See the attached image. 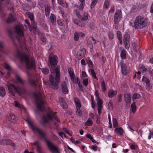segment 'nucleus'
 Listing matches in <instances>:
<instances>
[{"instance_id": "nucleus-17", "label": "nucleus", "mask_w": 153, "mask_h": 153, "mask_svg": "<svg viewBox=\"0 0 153 153\" xmlns=\"http://www.w3.org/2000/svg\"><path fill=\"white\" fill-rule=\"evenodd\" d=\"M108 96L109 98L113 97L117 94L116 90L114 91L112 89H110L108 92Z\"/></svg>"}, {"instance_id": "nucleus-60", "label": "nucleus", "mask_w": 153, "mask_h": 153, "mask_svg": "<svg viewBox=\"0 0 153 153\" xmlns=\"http://www.w3.org/2000/svg\"><path fill=\"white\" fill-rule=\"evenodd\" d=\"M98 147L97 146H95L92 145L91 146V148L94 151H96L97 150Z\"/></svg>"}, {"instance_id": "nucleus-63", "label": "nucleus", "mask_w": 153, "mask_h": 153, "mask_svg": "<svg viewBox=\"0 0 153 153\" xmlns=\"http://www.w3.org/2000/svg\"><path fill=\"white\" fill-rule=\"evenodd\" d=\"M36 147L37 151L40 153L42 150V147L41 146L39 145H37V146H36Z\"/></svg>"}, {"instance_id": "nucleus-34", "label": "nucleus", "mask_w": 153, "mask_h": 153, "mask_svg": "<svg viewBox=\"0 0 153 153\" xmlns=\"http://www.w3.org/2000/svg\"><path fill=\"white\" fill-rule=\"evenodd\" d=\"M142 80V81L145 82L147 85L149 86L150 85V81L148 79L143 76Z\"/></svg>"}, {"instance_id": "nucleus-5", "label": "nucleus", "mask_w": 153, "mask_h": 153, "mask_svg": "<svg viewBox=\"0 0 153 153\" xmlns=\"http://www.w3.org/2000/svg\"><path fill=\"white\" fill-rule=\"evenodd\" d=\"M54 118L55 120L58 123L60 122V121L56 115L55 113L53 114L51 112V113H48L47 114L46 117L45 115H43L42 117V120L39 122L40 124H42L44 127H46V124L48 123L49 121L52 120Z\"/></svg>"}, {"instance_id": "nucleus-29", "label": "nucleus", "mask_w": 153, "mask_h": 153, "mask_svg": "<svg viewBox=\"0 0 153 153\" xmlns=\"http://www.w3.org/2000/svg\"><path fill=\"white\" fill-rule=\"evenodd\" d=\"M120 56L122 59H125L126 58V51L124 50L123 49L121 51Z\"/></svg>"}, {"instance_id": "nucleus-33", "label": "nucleus", "mask_w": 153, "mask_h": 153, "mask_svg": "<svg viewBox=\"0 0 153 153\" xmlns=\"http://www.w3.org/2000/svg\"><path fill=\"white\" fill-rule=\"evenodd\" d=\"M141 97V96L139 94L135 93L132 96V98L134 100L137 99H139Z\"/></svg>"}, {"instance_id": "nucleus-7", "label": "nucleus", "mask_w": 153, "mask_h": 153, "mask_svg": "<svg viewBox=\"0 0 153 153\" xmlns=\"http://www.w3.org/2000/svg\"><path fill=\"white\" fill-rule=\"evenodd\" d=\"M147 25L146 19L141 16H137L135 20L134 27L137 29H141L145 27Z\"/></svg>"}, {"instance_id": "nucleus-64", "label": "nucleus", "mask_w": 153, "mask_h": 153, "mask_svg": "<svg viewBox=\"0 0 153 153\" xmlns=\"http://www.w3.org/2000/svg\"><path fill=\"white\" fill-rule=\"evenodd\" d=\"M100 114L98 116H97L96 123L98 124H100Z\"/></svg>"}, {"instance_id": "nucleus-58", "label": "nucleus", "mask_w": 153, "mask_h": 153, "mask_svg": "<svg viewBox=\"0 0 153 153\" xmlns=\"http://www.w3.org/2000/svg\"><path fill=\"white\" fill-rule=\"evenodd\" d=\"M29 17L30 18L32 22H33L34 21V18L33 15L31 13L29 15Z\"/></svg>"}, {"instance_id": "nucleus-26", "label": "nucleus", "mask_w": 153, "mask_h": 153, "mask_svg": "<svg viewBox=\"0 0 153 153\" xmlns=\"http://www.w3.org/2000/svg\"><path fill=\"white\" fill-rule=\"evenodd\" d=\"M114 131L117 132L118 134L120 135H122L123 134V130L121 127L116 128V129L114 130Z\"/></svg>"}, {"instance_id": "nucleus-10", "label": "nucleus", "mask_w": 153, "mask_h": 153, "mask_svg": "<svg viewBox=\"0 0 153 153\" xmlns=\"http://www.w3.org/2000/svg\"><path fill=\"white\" fill-rule=\"evenodd\" d=\"M85 49L84 48H81L77 52L76 57L78 60L81 59L85 56Z\"/></svg>"}, {"instance_id": "nucleus-40", "label": "nucleus", "mask_w": 153, "mask_h": 153, "mask_svg": "<svg viewBox=\"0 0 153 153\" xmlns=\"http://www.w3.org/2000/svg\"><path fill=\"white\" fill-rule=\"evenodd\" d=\"M109 0H105L103 5V8H107L109 4Z\"/></svg>"}, {"instance_id": "nucleus-9", "label": "nucleus", "mask_w": 153, "mask_h": 153, "mask_svg": "<svg viewBox=\"0 0 153 153\" xmlns=\"http://www.w3.org/2000/svg\"><path fill=\"white\" fill-rule=\"evenodd\" d=\"M130 36L128 33H126L123 36V42L126 48L128 49L129 47Z\"/></svg>"}, {"instance_id": "nucleus-55", "label": "nucleus", "mask_w": 153, "mask_h": 153, "mask_svg": "<svg viewBox=\"0 0 153 153\" xmlns=\"http://www.w3.org/2000/svg\"><path fill=\"white\" fill-rule=\"evenodd\" d=\"M4 68L8 70V71H10L11 70V68L10 66L7 64H6L4 66Z\"/></svg>"}, {"instance_id": "nucleus-4", "label": "nucleus", "mask_w": 153, "mask_h": 153, "mask_svg": "<svg viewBox=\"0 0 153 153\" xmlns=\"http://www.w3.org/2000/svg\"><path fill=\"white\" fill-rule=\"evenodd\" d=\"M16 56L19 59L21 63H25L27 69H34L36 68L35 59L33 57L31 58L30 60L28 55L26 52L17 49Z\"/></svg>"}, {"instance_id": "nucleus-27", "label": "nucleus", "mask_w": 153, "mask_h": 153, "mask_svg": "<svg viewBox=\"0 0 153 153\" xmlns=\"http://www.w3.org/2000/svg\"><path fill=\"white\" fill-rule=\"evenodd\" d=\"M131 111L133 114H134L136 111V106L135 102H133L131 105Z\"/></svg>"}, {"instance_id": "nucleus-21", "label": "nucleus", "mask_w": 153, "mask_h": 153, "mask_svg": "<svg viewBox=\"0 0 153 153\" xmlns=\"http://www.w3.org/2000/svg\"><path fill=\"white\" fill-rule=\"evenodd\" d=\"M74 101L75 102L76 108L78 107V108H80L81 107V105L79 99L76 97H74Z\"/></svg>"}, {"instance_id": "nucleus-37", "label": "nucleus", "mask_w": 153, "mask_h": 153, "mask_svg": "<svg viewBox=\"0 0 153 153\" xmlns=\"http://www.w3.org/2000/svg\"><path fill=\"white\" fill-rule=\"evenodd\" d=\"M93 122L90 118H88L87 121L85 123V126H90L92 125Z\"/></svg>"}, {"instance_id": "nucleus-28", "label": "nucleus", "mask_w": 153, "mask_h": 153, "mask_svg": "<svg viewBox=\"0 0 153 153\" xmlns=\"http://www.w3.org/2000/svg\"><path fill=\"white\" fill-rule=\"evenodd\" d=\"M74 13L76 15L77 17L79 18L81 17V16L80 14V10L78 9H74Z\"/></svg>"}, {"instance_id": "nucleus-46", "label": "nucleus", "mask_w": 153, "mask_h": 153, "mask_svg": "<svg viewBox=\"0 0 153 153\" xmlns=\"http://www.w3.org/2000/svg\"><path fill=\"white\" fill-rule=\"evenodd\" d=\"M97 1L98 0H93L92 2L91 6V9H92L94 7L97 3Z\"/></svg>"}, {"instance_id": "nucleus-24", "label": "nucleus", "mask_w": 153, "mask_h": 153, "mask_svg": "<svg viewBox=\"0 0 153 153\" xmlns=\"http://www.w3.org/2000/svg\"><path fill=\"white\" fill-rule=\"evenodd\" d=\"M5 95L6 91L5 88L3 87H0V96L2 97H4Z\"/></svg>"}, {"instance_id": "nucleus-25", "label": "nucleus", "mask_w": 153, "mask_h": 153, "mask_svg": "<svg viewBox=\"0 0 153 153\" xmlns=\"http://www.w3.org/2000/svg\"><path fill=\"white\" fill-rule=\"evenodd\" d=\"M50 19L52 24L54 25L56 24V16L54 15L51 14L50 16Z\"/></svg>"}, {"instance_id": "nucleus-12", "label": "nucleus", "mask_w": 153, "mask_h": 153, "mask_svg": "<svg viewBox=\"0 0 153 153\" xmlns=\"http://www.w3.org/2000/svg\"><path fill=\"white\" fill-rule=\"evenodd\" d=\"M7 118L12 123H15L18 120V118L13 114L11 113L7 116Z\"/></svg>"}, {"instance_id": "nucleus-51", "label": "nucleus", "mask_w": 153, "mask_h": 153, "mask_svg": "<svg viewBox=\"0 0 153 153\" xmlns=\"http://www.w3.org/2000/svg\"><path fill=\"white\" fill-rule=\"evenodd\" d=\"M83 82L84 85L85 86H87L88 85V79L86 78L84 79Z\"/></svg>"}, {"instance_id": "nucleus-18", "label": "nucleus", "mask_w": 153, "mask_h": 153, "mask_svg": "<svg viewBox=\"0 0 153 153\" xmlns=\"http://www.w3.org/2000/svg\"><path fill=\"white\" fill-rule=\"evenodd\" d=\"M13 13L14 12H13V13H11L9 14V17L7 20V22L9 23H12L15 20V19L14 17Z\"/></svg>"}, {"instance_id": "nucleus-23", "label": "nucleus", "mask_w": 153, "mask_h": 153, "mask_svg": "<svg viewBox=\"0 0 153 153\" xmlns=\"http://www.w3.org/2000/svg\"><path fill=\"white\" fill-rule=\"evenodd\" d=\"M28 81L29 83L34 87L36 88L37 86V85L36 83L35 80L33 79H31L29 76L28 78Z\"/></svg>"}, {"instance_id": "nucleus-36", "label": "nucleus", "mask_w": 153, "mask_h": 153, "mask_svg": "<svg viewBox=\"0 0 153 153\" xmlns=\"http://www.w3.org/2000/svg\"><path fill=\"white\" fill-rule=\"evenodd\" d=\"M113 122L114 128L115 129L117 128H118V124L116 118H114L113 119Z\"/></svg>"}, {"instance_id": "nucleus-41", "label": "nucleus", "mask_w": 153, "mask_h": 153, "mask_svg": "<svg viewBox=\"0 0 153 153\" xmlns=\"http://www.w3.org/2000/svg\"><path fill=\"white\" fill-rule=\"evenodd\" d=\"M41 70L42 72L45 74H48L49 72V69L45 68H42Z\"/></svg>"}, {"instance_id": "nucleus-49", "label": "nucleus", "mask_w": 153, "mask_h": 153, "mask_svg": "<svg viewBox=\"0 0 153 153\" xmlns=\"http://www.w3.org/2000/svg\"><path fill=\"white\" fill-rule=\"evenodd\" d=\"M87 64L88 66L91 68H92L93 67V63L91 60H89L87 62Z\"/></svg>"}, {"instance_id": "nucleus-59", "label": "nucleus", "mask_w": 153, "mask_h": 153, "mask_svg": "<svg viewBox=\"0 0 153 153\" xmlns=\"http://www.w3.org/2000/svg\"><path fill=\"white\" fill-rule=\"evenodd\" d=\"M25 22L27 24L28 26L29 27V28H30V31H31V29L30 28V23H29V21L27 19H25Z\"/></svg>"}, {"instance_id": "nucleus-44", "label": "nucleus", "mask_w": 153, "mask_h": 153, "mask_svg": "<svg viewBox=\"0 0 153 153\" xmlns=\"http://www.w3.org/2000/svg\"><path fill=\"white\" fill-rule=\"evenodd\" d=\"M91 73L94 79L97 80L98 79V78L97 77L95 72L93 69H92L91 70Z\"/></svg>"}, {"instance_id": "nucleus-35", "label": "nucleus", "mask_w": 153, "mask_h": 153, "mask_svg": "<svg viewBox=\"0 0 153 153\" xmlns=\"http://www.w3.org/2000/svg\"><path fill=\"white\" fill-rule=\"evenodd\" d=\"M78 33V32H76L75 33L74 35V39L76 41H77L79 39V38L80 37L79 34Z\"/></svg>"}, {"instance_id": "nucleus-8", "label": "nucleus", "mask_w": 153, "mask_h": 153, "mask_svg": "<svg viewBox=\"0 0 153 153\" xmlns=\"http://www.w3.org/2000/svg\"><path fill=\"white\" fill-rule=\"evenodd\" d=\"M122 17L121 11L120 10L116 11L114 17V23L117 24L120 21Z\"/></svg>"}, {"instance_id": "nucleus-54", "label": "nucleus", "mask_w": 153, "mask_h": 153, "mask_svg": "<svg viewBox=\"0 0 153 153\" xmlns=\"http://www.w3.org/2000/svg\"><path fill=\"white\" fill-rule=\"evenodd\" d=\"M78 25L82 27H84L85 26V23L82 21H79L78 23Z\"/></svg>"}, {"instance_id": "nucleus-11", "label": "nucleus", "mask_w": 153, "mask_h": 153, "mask_svg": "<svg viewBox=\"0 0 153 153\" xmlns=\"http://www.w3.org/2000/svg\"><path fill=\"white\" fill-rule=\"evenodd\" d=\"M120 65L121 67L122 73L124 76L126 75L127 73V67L126 64L123 62H121Z\"/></svg>"}, {"instance_id": "nucleus-38", "label": "nucleus", "mask_w": 153, "mask_h": 153, "mask_svg": "<svg viewBox=\"0 0 153 153\" xmlns=\"http://www.w3.org/2000/svg\"><path fill=\"white\" fill-rule=\"evenodd\" d=\"M4 43L1 42H0V51L2 52L4 51Z\"/></svg>"}, {"instance_id": "nucleus-47", "label": "nucleus", "mask_w": 153, "mask_h": 153, "mask_svg": "<svg viewBox=\"0 0 153 153\" xmlns=\"http://www.w3.org/2000/svg\"><path fill=\"white\" fill-rule=\"evenodd\" d=\"M22 7L23 9L25 11H28L30 9L29 6L25 4L23 5Z\"/></svg>"}, {"instance_id": "nucleus-13", "label": "nucleus", "mask_w": 153, "mask_h": 153, "mask_svg": "<svg viewBox=\"0 0 153 153\" xmlns=\"http://www.w3.org/2000/svg\"><path fill=\"white\" fill-rule=\"evenodd\" d=\"M68 71L72 80L74 83H76L77 82L76 79H75V76L74 74V72L72 71V69L71 68H69L68 70Z\"/></svg>"}, {"instance_id": "nucleus-53", "label": "nucleus", "mask_w": 153, "mask_h": 153, "mask_svg": "<svg viewBox=\"0 0 153 153\" xmlns=\"http://www.w3.org/2000/svg\"><path fill=\"white\" fill-rule=\"evenodd\" d=\"M32 28L35 31H36L37 29V24L33 22L32 25Z\"/></svg>"}, {"instance_id": "nucleus-14", "label": "nucleus", "mask_w": 153, "mask_h": 153, "mask_svg": "<svg viewBox=\"0 0 153 153\" xmlns=\"http://www.w3.org/2000/svg\"><path fill=\"white\" fill-rule=\"evenodd\" d=\"M15 29L16 32L17 34L21 37L24 36V33L21 29L19 25H16L15 26Z\"/></svg>"}, {"instance_id": "nucleus-61", "label": "nucleus", "mask_w": 153, "mask_h": 153, "mask_svg": "<svg viewBox=\"0 0 153 153\" xmlns=\"http://www.w3.org/2000/svg\"><path fill=\"white\" fill-rule=\"evenodd\" d=\"M146 68L143 66H141L140 68V70L141 71H143V72H146Z\"/></svg>"}, {"instance_id": "nucleus-56", "label": "nucleus", "mask_w": 153, "mask_h": 153, "mask_svg": "<svg viewBox=\"0 0 153 153\" xmlns=\"http://www.w3.org/2000/svg\"><path fill=\"white\" fill-rule=\"evenodd\" d=\"M85 4H84L80 3L78 7V8L79 9V10H82L84 8Z\"/></svg>"}, {"instance_id": "nucleus-31", "label": "nucleus", "mask_w": 153, "mask_h": 153, "mask_svg": "<svg viewBox=\"0 0 153 153\" xmlns=\"http://www.w3.org/2000/svg\"><path fill=\"white\" fill-rule=\"evenodd\" d=\"M89 15L87 13H84L82 15L81 20L83 21H86L87 20Z\"/></svg>"}, {"instance_id": "nucleus-57", "label": "nucleus", "mask_w": 153, "mask_h": 153, "mask_svg": "<svg viewBox=\"0 0 153 153\" xmlns=\"http://www.w3.org/2000/svg\"><path fill=\"white\" fill-rule=\"evenodd\" d=\"M103 106H98V112L99 114H100L101 113V110Z\"/></svg>"}, {"instance_id": "nucleus-52", "label": "nucleus", "mask_w": 153, "mask_h": 153, "mask_svg": "<svg viewBox=\"0 0 153 153\" xmlns=\"http://www.w3.org/2000/svg\"><path fill=\"white\" fill-rule=\"evenodd\" d=\"M109 108L111 110L113 109V105L110 102H109L108 104Z\"/></svg>"}, {"instance_id": "nucleus-45", "label": "nucleus", "mask_w": 153, "mask_h": 153, "mask_svg": "<svg viewBox=\"0 0 153 153\" xmlns=\"http://www.w3.org/2000/svg\"><path fill=\"white\" fill-rule=\"evenodd\" d=\"M109 39H113L114 37V34L112 32H109L108 34Z\"/></svg>"}, {"instance_id": "nucleus-19", "label": "nucleus", "mask_w": 153, "mask_h": 153, "mask_svg": "<svg viewBox=\"0 0 153 153\" xmlns=\"http://www.w3.org/2000/svg\"><path fill=\"white\" fill-rule=\"evenodd\" d=\"M50 12V6L48 4L45 5V13L46 16H48Z\"/></svg>"}, {"instance_id": "nucleus-6", "label": "nucleus", "mask_w": 153, "mask_h": 153, "mask_svg": "<svg viewBox=\"0 0 153 153\" xmlns=\"http://www.w3.org/2000/svg\"><path fill=\"white\" fill-rule=\"evenodd\" d=\"M33 95L35 100L37 108L39 111H43L44 109L42 108V105L45 103L43 97L40 93H34Z\"/></svg>"}, {"instance_id": "nucleus-48", "label": "nucleus", "mask_w": 153, "mask_h": 153, "mask_svg": "<svg viewBox=\"0 0 153 153\" xmlns=\"http://www.w3.org/2000/svg\"><path fill=\"white\" fill-rule=\"evenodd\" d=\"M117 37L118 39H122V36L120 31H118L117 32Z\"/></svg>"}, {"instance_id": "nucleus-22", "label": "nucleus", "mask_w": 153, "mask_h": 153, "mask_svg": "<svg viewBox=\"0 0 153 153\" xmlns=\"http://www.w3.org/2000/svg\"><path fill=\"white\" fill-rule=\"evenodd\" d=\"M58 4L61 5L62 6L67 8L68 5V4L65 2H64L63 0H57Z\"/></svg>"}, {"instance_id": "nucleus-15", "label": "nucleus", "mask_w": 153, "mask_h": 153, "mask_svg": "<svg viewBox=\"0 0 153 153\" xmlns=\"http://www.w3.org/2000/svg\"><path fill=\"white\" fill-rule=\"evenodd\" d=\"M62 91L65 94L68 93V90L66 82L65 81L62 82Z\"/></svg>"}, {"instance_id": "nucleus-62", "label": "nucleus", "mask_w": 153, "mask_h": 153, "mask_svg": "<svg viewBox=\"0 0 153 153\" xmlns=\"http://www.w3.org/2000/svg\"><path fill=\"white\" fill-rule=\"evenodd\" d=\"M137 146V145H135L134 144H131L130 146V148L133 150H135L136 149Z\"/></svg>"}, {"instance_id": "nucleus-30", "label": "nucleus", "mask_w": 153, "mask_h": 153, "mask_svg": "<svg viewBox=\"0 0 153 153\" xmlns=\"http://www.w3.org/2000/svg\"><path fill=\"white\" fill-rule=\"evenodd\" d=\"M13 104L14 106L17 108L22 109L23 108V106L20 105L19 103L16 101H15L13 102Z\"/></svg>"}, {"instance_id": "nucleus-42", "label": "nucleus", "mask_w": 153, "mask_h": 153, "mask_svg": "<svg viewBox=\"0 0 153 153\" xmlns=\"http://www.w3.org/2000/svg\"><path fill=\"white\" fill-rule=\"evenodd\" d=\"M96 100L98 106H102L103 102L101 99L100 98L96 99Z\"/></svg>"}, {"instance_id": "nucleus-16", "label": "nucleus", "mask_w": 153, "mask_h": 153, "mask_svg": "<svg viewBox=\"0 0 153 153\" xmlns=\"http://www.w3.org/2000/svg\"><path fill=\"white\" fill-rule=\"evenodd\" d=\"M4 145H10L14 147L15 146V143L10 139H4Z\"/></svg>"}, {"instance_id": "nucleus-3", "label": "nucleus", "mask_w": 153, "mask_h": 153, "mask_svg": "<svg viewBox=\"0 0 153 153\" xmlns=\"http://www.w3.org/2000/svg\"><path fill=\"white\" fill-rule=\"evenodd\" d=\"M27 123L33 131L37 132L41 137L43 138L45 140L49 150L52 153H60L59 150V148L55 146L51 141L48 140L47 139V134L43 131L40 129L38 127L34 125L33 123L30 120H26Z\"/></svg>"}, {"instance_id": "nucleus-2", "label": "nucleus", "mask_w": 153, "mask_h": 153, "mask_svg": "<svg viewBox=\"0 0 153 153\" xmlns=\"http://www.w3.org/2000/svg\"><path fill=\"white\" fill-rule=\"evenodd\" d=\"M16 83L20 84L22 85V87L16 86L14 84L10 83L7 85L6 86L8 88L9 93L13 96L15 95V92L13 91V88L19 95H26L27 91L25 86L26 84V80L21 78L20 76L17 74L16 75Z\"/></svg>"}, {"instance_id": "nucleus-32", "label": "nucleus", "mask_w": 153, "mask_h": 153, "mask_svg": "<svg viewBox=\"0 0 153 153\" xmlns=\"http://www.w3.org/2000/svg\"><path fill=\"white\" fill-rule=\"evenodd\" d=\"M101 86L102 88V91L104 92L106 90V88L105 85V83L104 80L101 82Z\"/></svg>"}, {"instance_id": "nucleus-43", "label": "nucleus", "mask_w": 153, "mask_h": 153, "mask_svg": "<svg viewBox=\"0 0 153 153\" xmlns=\"http://www.w3.org/2000/svg\"><path fill=\"white\" fill-rule=\"evenodd\" d=\"M77 82L78 84V86L81 90H82L83 89V87L81 84L80 83V81L79 80L78 78H77L76 79Z\"/></svg>"}, {"instance_id": "nucleus-50", "label": "nucleus", "mask_w": 153, "mask_h": 153, "mask_svg": "<svg viewBox=\"0 0 153 153\" xmlns=\"http://www.w3.org/2000/svg\"><path fill=\"white\" fill-rule=\"evenodd\" d=\"M40 39L43 42H46V38L44 35H41L40 37Z\"/></svg>"}, {"instance_id": "nucleus-20", "label": "nucleus", "mask_w": 153, "mask_h": 153, "mask_svg": "<svg viewBox=\"0 0 153 153\" xmlns=\"http://www.w3.org/2000/svg\"><path fill=\"white\" fill-rule=\"evenodd\" d=\"M124 98L126 102L130 104L131 103V95L128 94H126L124 95Z\"/></svg>"}, {"instance_id": "nucleus-1", "label": "nucleus", "mask_w": 153, "mask_h": 153, "mask_svg": "<svg viewBox=\"0 0 153 153\" xmlns=\"http://www.w3.org/2000/svg\"><path fill=\"white\" fill-rule=\"evenodd\" d=\"M58 57L56 55H50L49 56L48 66L51 74L49 77V81L51 84L54 86V89L58 88L60 77V67L57 66Z\"/></svg>"}, {"instance_id": "nucleus-39", "label": "nucleus", "mask_w": 153, "mask_h": 153, "mask_svg": "<svg viewBox=\"0 0 153 153\" xmlns=\"http://www.w3.org/2000/svg\"><path fill=\"white\" fill-rule=\"evenodd\" d=\"M77 111L76 112V114L78 116L80 117L82 115V113L81 110L80 109V108H76Z\"/></svg>"}]
</instances>
